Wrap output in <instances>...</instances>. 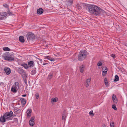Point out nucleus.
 Wrapping results in <instances>:
<instances>
[{"label": "nucleus", "instance_id": "72a5a7b5", "mask_svg": "<svg viewBox=\"0 0 127 127\" xmlns=\"http://www.w3.org/2000/svg\"><path fill=\"white\" fill-rule=\"evenodd\" d=\"M114 123H112L110 124V126L111 127H114Z\"/></svg>", "mask_w": 127, "mask_h": 127}, {"label": "nucleus", "instance_id": "2f4dec72", "mask_svg": "<svg viewBox=\"0 0 127 127\" xmlns=\"http://www.w3.org/2000/svg\"><path fill=\"white\" fill-rule=\"evenodd\" d=\"M36 73V71L34 70H32V71L31 74L32 75Z\"/></svg>", "mask_w": 127, "mask_h": 127}, {"label": "nucleus", "instance_id": "a211bd4d", "mask_svg": "<svg viewBox=\"0 0 127 127\" xmlns=\"http://www.w3.org/2000/svg\"><path fill=\"white\" fill-rule=\"evenodd\" d=\"M45 58L51 61H54L55 60V59L54 58H51L48 56H46Z\"/></svg>", "mask_w": 127, "mask_h": 127}, {"label": "nucleus", "instance_id": "ea45409f", "mask_svg": "<svg viewBox=\"0 0 127 127\" xmlns=\"http://www.w3.org/2000/svg\"><path fill=\"white\" fill-rule=\"evenodd\" d=\"M94 114H93V116H94Z\"/></svg>", "mask_w": 127, "mask_h": 127}, {"label": "nucleus", "instance_id": "0eeeda50", "mask_svg": "<svg viewBox=\"0 0 127 127\" xmlns=\"http://www.w3.org/2000/svg\"><path fill=\"white\" fill-rule=\"evenodd\" d=\"M34 117H31V119L29 121V123L30 126H33L35 124V123L34 122Z\"/></svg>", "mask_w": 127, "mask_h": 127}, {"label": "nucleus", "instance_id": "f8f14e48", "mask_svg": "<svg viewBox=\"0 0 127 127\" xmlns=\"http://www.w3.org/2000/svg\"><path fill=\"white\" fill-rule=\"evenodd\" d=\"M7 16V13L5 12H3L0 14V19L3 18L4 17H6Z\"/></svg>", "mask_w": 127, "mask_h": 127}, {"label": "nucleus", "instance_id": "bb28decb", "mask_svg": "<svg viewBox=\"0 0 127 127\" xmlns=\"http://www.w3.org/2000/svg\"><path fill=\"white\" fill-rule=\"evenodd\" d=\"M3 50L4 51H10V49L7 47H4L3 48Z\"/></svg>", "mask_w": 127, "mask_h": 127}, {"label": "nucleus", "instance_id": "20e7f679", "mask_svg": "<svg viewBox=\"0 0 127 127\" xmlns=\"http://www.w3.org/2000/svg\"><path fill=\"white\" fill-rule=\"evenodd\" d=\"M19 88V84L18 82H16L15 83L12 87L11 89V91L12 92L16 93L17 92Z\"/></svg>", "mask_w": 127, "mask_h": 127}, {"label": "nucleus", "instance_id": "412c9836", "mask_svg": "<svg viewBox=\"0 0 127 127\" xmlns=\"http://www.w3.org/2000/svg\"><path fill=\"white\" fill-rule=\"evenodd\" d=\"M21 65L26 69H27L29 67L28 65L25 63L22 64H21Z\"/></svg>", "mask_w": 127, "mask_h": 127}, {"label": "nucleus", "instance_id": "c756f323", "mask_svg": "<svg viewBox=\"0 0 127 127\" xmlns=\"http://www.w3.org/2000/svg\"><path fill=\"white\" fill-rule=\"evenodd\" d=\"M102 63L101 62H98L97 64V65L99 66H100L102 65Z\"/></svg>", "mask_w": 127, "mask_h": 127}, {"label": "nucleus", "instance_id": "423d86ee", "mask_svg": "<svg viewBox=\"0 0 127 127\" xmlns=\"http://www.w3.org/2000/svg\"><path fill=\"white\" fill-rule=\"evenodd\" d=\"M27 37L28 41L34 39L35 36L34 34L32 32H29L27 35Z\"/></svg>", "mask_w": 127, "mask_h": 127}, {"label": "nucleus", "instance_id": "7c9ffc66", "mask_svg": "<svg viewBox=\"0 0 127 127\" xmlns=\"http://www.w3.org/2000/svg\"><path fill=\"white\" fill-rule=\"evenodd\" d=\"M67 1L70 3V4H72L73 0H67Z\"/></svg>", "mask_w": 127, "mask_h": 127}, {"label": "nucleus", "instance_id": "dca6fc26", "mask_svg": "<svg viewBox=\"0 0 127 127\" xmlns=\"http://www.w3.org/2000/svg\"><path fill=\"white\" fill-rule=\"evenodd\" d=\"M43 10L41 8L38 9L37 10V13L39 14H41L43 13Z\"/></svg>", "mask_w": 127, "mask_h": 127}, {"label": "nucleus", "instance_id": "58836bf2", "mask_svg": "<svg viewBox=\"0 0 127 127\" xmlns=\"http://www.w3.org/2000/svg\"><path fill=\"white\" fill-rule=\"evenodd\" d=\"M103 127H106V126L105 125H104L103 126Z\"/></svg>", "mask_w": 127, "mask_h": 127}, {"label": "nucleus", "instance_id": "2eb2a0df", "mask_svg": "<svg viewBox=\"0 0 127 127\" xmlns=\"http://www.w3.org/2000/svg\"><path fill=\"white\" fill-rule=\"evenodd\" d=\"M85 66L83 65H80L79 67L80 71L81 73L83 72L84 70V68Z\"/></svg>", "mask_w": 127, "mask_h": 127}, {"label": "nucleus", "instance_id": "4be33fe9", "mask_svg": "<svg viewBox=\"0 0 127 127\" xmlns=\"http://www.w3.org/2000/svg\"><path fill=\"white\" fill-rule=\"evenodd\" d=\"M104 82L106 86V87H108V84L107 79L106 78H105Z\"/></svg>", "mask_w": 127, "mask_h": 127}, {"label": "nucleus", "instance_id": "c85d7f7f", "mask_svg": "<svg viewBox=\"0 0 127 127\" xmlns=\"http://www.w3.org/2000/svg\"><path fill=\"white\" fill-rule=\"evenodd\" d=\"M35 97L36 99H38L39 97V95L38 93H37L35 94Z\"/></svg>", "mask_w": 127, "mask_h": 127}, {"label": "nucleus", "instance_id": "5701e85b", "mask_svg": "<svg viewBox=\"0 0 127 127\" xmlns=\"http://www.w3.org/2000/svg\"><path fill=\"white\" fill-rule=\"evenodd\" d=\"M19 71L21 74H24L25 73V72L24 70L21 69H19Z\"/></svg>", "mask_w": 127, "mask_h": 127}, {"label": "nucleus", "instance_id": "aec40b11", "mask_svg": "<svg viewBox=\"0 0 127 127\" xmlns=\"http://www.w3.org/2000/svg\"><path fill=\"white\" fill-rule=\"evenodd\" d=\"M19 39L20 41L22 42H24L25 41L24 39V37L23 36H20L19 37Z\"/></svg>", "mask_w": 127, "mask_h": 127}, {"label": "nucleus", "instance_id": "e433bc0d", "mask_svg": "<svg viewBox=\"0 0 127 127\" xmlns=\"http://www.w3.org/2000/svg\"><path fill=\"white\" fill-rule=\"evenodd\" d=\"M111 56L113 58H114L115 57V55L114 54H112Z\"/></svg>", "mask_w": 127, "mask_h": 127}, {"label": "nucleus", "instance_id": "f704fd0d", "mask_svg": "<svg viewBox=\"0 0 127 127\" xmlns=\"http://www.w3.org/2000/svg\"><path fill=\"white\" fill-rule=\"evenodd\" d=\"M93 112L92 110L90 112H89L90 115H91L92 114H93Z\"/></svg>", "mask_w": 127, "mask_h": 127}, {"label": "nucleus", "instance_id": "b1692460", "mask_svg": "<svg viewBox=\"0 0 127 127\" xmlns=\"http://www.w3.org/2000/svg\"><path fill=\"white\" fill-rule=\"evenodd\" d=\"M53 76V74L52 73H50L49 74L48 77L47 78L48 79L50 80L51 79Z\"/></svg>", "mask_w": 127, "mask_h": 127}, {"label": "nucleus", "instance_id": "7ed1b4c3", "mask_svg": "<svg viewBox=\"0 0 127 127\" xmlns=\"http://www.w3.org/2000/svg\"><path fill=\"white\" fill-rule=\"evenodd\" d=\"M87 55V51L84 50L80 51L78 57V59L79 61H82L85 58Z\"/></svg>", "mask_w": 127, "mask_h": 127}, {"label": "nucleus", "instance_id": "393cba45", "mask_svg": "<svg viewBox=\"0 0 127 127\" xmlns=\"http://www.w3.org/2000/svg\"><path fill=\"white\" fill-rule=\"evenodd\" d=\"M119 77L117 75H116L115 76V78L114 80V81H117L119 80Z\"/></svg>", "mask_w": 127, "mask_h": 127}, {"label": "nucleus", "instance_id": "ddd939ff", "mask_svg": "<svg viewBox=\"0 0 127 127\" xmlns=\"http://www.w3.org/2000/svg\"><path fill=\"white\" fill-rule=\"evenodd\" d=\"M34 65V62L32 61H30L28 62V65L29 67H33Z\"/></svg>", "mask_w": 127, "mask_h": 127}, {"label": "nucleus", "instance_id": "f3484780", "mask_svg": "<svg viewBox=\"0 0 127 127\" xmlns=\"http://www.w3.org/2000/svg\"><path fill=\"white\" fill-rule=\"evenodd\" d=\"M58 100V98L57 97L52 98L51 99V102L52 103L53 102H57Z\"/></svg>", "mask_w": 127, "mask_h": 127}, {"label": "nucleus", "instance_id": "1a4fd4ad", "mask_svg": "<svg viewBox=\"0 0 127 127\" xmlns=\"http://www.w3.org/2000/svg\"><path fill=\"white\" fill-rule=\"evenodd\" d=\"M91 81V79L90 78H88L86 80V83L85 84V85L86 87L88 88L90 84Z\"/></svg>", "mask_w": 127, "mask_h": 127}, {"label": "nucleus", "instance_id": "f03ea898", "mask_svg": "<svg viewBox=\"0 0 127 127\" xmlns=\"http://www.w3.org/2000/svg\"><path fill=\"white\" fill-rule=\"evenodd\" d=\"M13 113L12 111H11L9 112L6 113L3 116H1L0 117V121L2 123H4L6 121L12 120L11 117L13 115Z\"/></svg>", "mask_w": 127, "mask_h": 127}, {"label": "nucleus", "instance_id": "a878e982", "mask_svg": "<svg viewBox=\"0 0 127 127\" xmlns=\"http://www.w3.org/2000/svg\"><path fill=\"white\" fill-rule=\"evenodd\" d=\"M102 71L107 72V68L106 67H103L102 68Z\"/></svg>", "mask_w": 127, "mask_h": 127}, {"label": "nucleus", "instance_id": "cd10ccee", "mask_svg": "<svg viewBox=\"0 0 127 127\" xmlns=\"http://www.w3.org/2000/svg\"><path fill=\"white\" fill-rule=\"evenodd\" d=\"M112 108L115 110H117V108L115 105H113L112 106Z\"/></svg>", "mask_w": 127, "mask_h": 127}, {"label": "nucleus", "instance_id": "c9c22d12", "mask_svg": "<svg viewBox=\"0 0 127 127\" xmlns=\"http://www.w3.org/2000/svg\"><path fill=\"white\" fill-rule=\"evenodd\" d=\"M3 5L5 7L7 8L8 7V5L6 4H5L4 5Z\"/></svg>", "mask_w": 127, "mask_h": 127}, {"label": "nucleus", "instance_id": "6ab92c4d", "mask_svg": "<svg viewBox=\"0 0 127 127\" xmlns=\"http://www.w3.org/2000/svg\"><path fill=\"white\" fill-rule=\"evenodd\" d=\"M67 116L66 113L65 112H64L63 113L62 115V120H63L65 121L66 119V118Z\"/></svg>", "mask_w": 127, "mask_h": 127}, {"label": "nucleus", "instance_id": "9b49d317", "mask_svg": "<svg viewBox=\"0 0 127 127\" xmlns=\"http://www.w3.org/2000/svg\"><path fill=\"white\" fill-rule=\"evenodd\" d=\"M32 110L31 109H29L27 111V116L28 118H30L31 116Z\"/></svg>", "mask_w": 127, "mask_h": 127}, {"label": "nucleus", "instance_id": "6e6552de", "mask_svg": "<svg viewBox=\"0 0 127 127\" xmlns=\"http://www.w3.org/2000/svg\"><path fill=\"white\" fill-rule=\"evenodd\" d=\"M4 70L7 75L10 74L11 73L10 69L8 67H5L4 69Z\"/></svg>", "mask_w": 127, "mask_h": 127}, {"label": "nucleus", "instance_id": "4c0bfd02", "mask_svg": "<svg viewBox=\"0 0 127 127\" xmlns=\"http://www.w3.org/2000/svg\"><path fill=\"white\" fill-rule=\"evenodd\" d=\"M26 96V95H22V96L23 97H25V96Z\"/></svg>", "mask_w": 127, "mask_h": 127}, {"label": "nucleus", "instance_id": "9d476101", "mask_svg": "<svg viewBox=\"0 0 127 127\" xmlns=\"http://www.w3.org/2000/svg\"><path fill=\"white\" fill-rule=\"evenodd\" d=\"M20 100L21 102L22 106H24L26 103V100L24 98H21L20 99Z\"/></svg>", "mask_w": 127, "mask_h": 127}, {"label": "nucleus", "instance_id": "4468645a", "mask_svg": "<svg viewBox=\"0 0 127 127\" xmlns=\"http://www.w3.org/2000/svg\"><path fill=\"white\" fill-rule=\"evenodd\" d=\"M112 99L113 102L115 103H116L117 100L116 98V96L115 95L113 94L112 96Z\"/></svg>", "mask_w": 127, "mask_h": 127}, {"label": "nucleus", "instance_id": "473e14b6", "mask_svg": "<svg viewBox=\"0 0 127 127\" xmlns=\"http://www.w3.org/2000/svg\"><path fill=\"white\" fill-rule=\"evenodd\" d=\"M107 74V72L102 71V75L103 76H105Z\"/></svg>", "mask_w": 127, "mask_h": 127}, {"label": "nucleus", "instance_id": "39448f33", "mask_svg": "<svg viewBox=\"0 0 127 127\" xmlns=\"http://www.w3.org/2000/svg\"><path fill=\"white\" fill-rule=\"evenodd\" d=\"M3 57L5 60L7 61H12L14 59L13 57H11L9 53H4L3 56Z\"/></svg>", "mask_w": 127, "mask_h": 127}, {"label": "nucleus", "instance_id": "f257e3e1", "mask_svg": "<svg viewBox=\"0 0 127 127\" xmlns=\"http://www.w3.org/2000/svg\"><path fill=\"white\" fill-rule=\"evenodd\" d=\"M88 11L90 13L93 15L99 16L104 11L95 5H91L89 7Z\"/></svg>", "mask_w": 127, "mask_h": 127}]
</instances>
